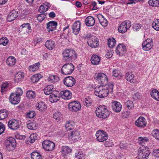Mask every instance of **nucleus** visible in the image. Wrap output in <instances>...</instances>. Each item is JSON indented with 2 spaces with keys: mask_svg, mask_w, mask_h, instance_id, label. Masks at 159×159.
<instances>
[{
  "mask_svg": "<svg viewBox=\"0 0 159 159\" xmlns=\"http://www.w3.org/2000/svg\"><path fill=\"white\" fill-rule=\"evenodd\" d=\"M113 88L112 84L98 86L94 89V93L96 96L99 98H104L107 96L109 92H112Z\"/></svg>",
  "mask_w": 159,
  "mask_h": 159,
  "instance_id": "nucleus-1",
  "label": "nucleus"
},
{
  "mask_svg": "<svg viewBox=\"0 0 159 159\" xmlns=\"http://www.w3.org/2000/svg\"><path fill=\"white\" fill-rule=\"evenodd\" d=\"M23 91L21 88H18L15 93L11 94L9 97L10 102L13 104H17L20 101V96L23 94Z\"/></svg>",
  "mask_w": 159,
  "mask_h": 159,
  "instance_id": "nucleus-2",
  "label": "nucleus"
},
{
  "mask_svg": "<svg viewBox=\"0 0 159 159\" xmlns=\"http://www.w3.org/2000/svg\"><path fill=\"white\" fill-rule=\"evenodd\" d=\"M62 55L64 60L66 61L75 60L77 58L76 52L71 49H66L63 52Z\"/></svg>",
  "mask_w": 159,
  "mask_h": 159,
  "instance_id": "nucleus-3",
  "label": "nucleus"
},
{
  "mask_svg": "<svg viewBox=\"0 0 159 159\" xmlns=\"http://www.w3.org/2000/svg\"><path fill=\"white\" fill-rule=\"evenodd\" d=\"M95 113L97 116L103 119L107 117L109 115V112L104 106H99L96 109Z\"/></svg>",
  "mask_w": 159,
  "mask_h": 159,
  "instance_id": "nucleus-4",
  "label": "nucleus"
},
{
  "mask_svg": "<svg viewBox=\"0 0 159 159\" xmlns=\"http://www.w3.org/2000/svg\"><path fill=\"white\" fill-rule=\"evenodd\" d=\"M94 78L101 85H106L107 83L108 79L107 77L103 73H96L94 76Z\"/></svg>",
  "mask_w": 159,
  "mask_h": 159,
  "instance_id": "nucleus-5",
  "label": "nucleus"
},
{
  "mask_svg": "<svg viewBox=\"0 0 159 159\" xmlns=\"http://www.w3.org/2000/svg\"><path fill=\"white\" fill-rule=\"evenodd\" d=\"M74 69L73 65L71 63H68L63 66L61 70V73L64 75H70L73 72Z\"/></svg>",
  "mask_w": 159,
  "mask_h": 159,
  "instance_id": "nucleus-6",
  "label": "nucleus"
},
{
  "mask_svg": "<svg viewBox=\"0 0 159 159\" xmlns=\"http://www.w3.org/2000/svg\"><path fill=\"white\" fill-rule=\"evenodd\" d=\"M95 135L97 141L100 142L106 141L108 137L107 133L104 131L101 130H98Z\"/></svg>",
  "mask_w": 159,
  "mask_h": 159,
  "instance_id": "nucleus-7",
  "label": "nucleus"
},
{
  "mask_svg": "<svg viewBox=\"0 0 159 159\" xmlns=\"http://www.w3.org/2000/svg\"><path fill=\"white\" fill-rule=\"evenodd\" d=\"M80 137V132L77 130H73L68 134V139L71 143L75 142L79 140Z\"/></svg>",
  "mask_w": 159,
  "mask_h": 159,
  "instance_id": "nucleus-8",
  "label": "nucleus"
},
{
  "mask_svg": "<svg viewBox=\"0 0 159 159\" xmlns=\"http://www.w3.org/2000/svg\"><path fill=\"white\" fill-rule=\"evenodd\" d=\"M5 146L7 150L11 151L16 147V140L12 137L8 138L5 143Z\"/></svg>",
  "mask_w": 159,
  "mask_h": 159,
  "instance_id": "nucleus-9",
  "label": "nucleus"
},
{
  "mask_svg": "<svg viewBox=\"0 0 159 159\" xmlns=\"http://www.w3.org/2000/svg\"><path fill=\"white\" fill-rule=\"evenodd\" d=\"M42 146L43 149L47 151H52L55 148V143L48 140L44 141L42 143Z\"/></svg>",
  "mask_w": 159,
  "mask_h": 159,
  "instance_id": "nucleus-10",
  "label": "nucleus"
},
{
  "mask_svg": "<svg viewBox=\"0 0 159 159\" xmlns=\"http://www.w3.org/2000/svg\"><path fill=\"white\" fill-rule=\"evenodd\" d=\"M68 108L70 111L77 112L80 111L81 109V105L79 102L74 101L70 102L69 104Z\"/></svg>",
  "mask_w": 159,
  "mask_h": 159,
  "instance_id": "nucleus-11",
  "label": "nucleus"
},
{
  "mask_svg": "<svg viewBox=\"0 0 159 159\" xmlns=\"http://www.w3.org/2000/svg\"><path fill=\"white\" fill-rule=\"evenodd\" d=\"M139 157L140 159L147 158L150 154V151L147 147H145L144 148H141L139 150Z\"/></svg>",
  "mask_w": 159,
  "mask_h": 159,
  "instance_id": "nucleus-12",
  "label": "nucleus"
},
{
  "mask_svg": "<svg viewBox=\"0 0 159 159\" xmlns=\"http://www.w3.org/2000/svg\"><path fill=\"white\" fill-rule=\"evenodd\" d=\"M89 46L91 48H96L99 45L98 39L95 36H90L87 42Z\"/></svg>",
  "mask_w": 159,
  "mask_h": 159,
  "instance_id": "nucleus-13",
  "label": "nucleus"
},
{
  "mask_svg": "<svg viewBox=\"0 0 159 159\" xmlns=\"http://www.w3.org/2000/svg\"><path fill=\"white\" fill-rule=\"evenodd\" d=\"M152 39H148L144 41L142 43V48L145 51H149L152 48L153 46Z\"/></svg>",
  "mask_w": 159,
  "mask_h": 159,
  "instance_id": "nucleus-14",
  "label": "nucleus"
},
{
  "mask_svg": "<svg viewBox=\"0 0 159 159\" xmlns=\"http://www.w3.org/2000/svg\"><path fill=\"white\" fill-rule=\"evenodd\" d=\"M63 82L66 86L71 87L75 84V80L73 77L68 76L64 79Z\"/></svg>",
  "mask_w": 159,
  "mask_h": 159,
  "instance_id": "nucleus-15",
  "label": "nucleus"
},
{
  "mask_svg": "<svg viewBox=\"0 0 159 159\" xmlns=\"http://www.w3.org/2000/svg\"><path fill=\"white\" fill-rule=\"evenodd\" d=\"M131 26L130 21L128 20L124 21L120 25V33H125Z\"/></svg>",
  "mask_w": 159,
  "mask_h": 159,
  "instance_id": "nucleus-16",
  "label": "nucleus"
},
{
  "mask_svg": "<svg viewBox=\"0 0 159 159\" xmlns=\"http://www.w3.org/2000/svg\"><path fill=\"white\" fill-rule=\"evenodd\" d=\"M135 125L139 128H144L147 125V122L145 118L140 116L135 121Z\"/></svg>",
  "mask_w": 159,
  "mask_h": 159,
  "instance_id": "nucleus-17",
  "label": "nucleus"
},
{
  "mask_svg": "<svg viewBox=\"0 0 159 159\" xmlns=\"http://www.w3.org/2000/svg\"><path fill=\"white\" fill-rule=\"evenodd\" d=\"M8 125L9 127L12 130L16 129L20 126L18 121L15 119L10 120L8 122Z\"/></svg>",
  "mask_w": 159,
  "mask_h": 159,
  "instance_id": "nucleus-18",
  "label": "nucleus"
},
{
  "mask_svg": "<svg viewBox=\"0 0 159 159\" xmlns=\"http://www.w3.org/2000/svg\"><path fill=\"white\" fill-rule=\"evenodd\" d=\"M81 23L79 21H75L72 26L73 33L75 35L78 34L80 30Z\"/></svg>",
  "mask_w": 159,
  "mask_h": 159,
  "instance_id": "nucleus-19",
  "label": "nucleus"
},
{
  "mask_svg": "<svg viewBox=\"0 0 159 159\" xmlns=\"http://www.w3.org/2000/svg\"><path fill=\"white\" fill-rule=\"evenodd\" d=\"M18 16V12L14 10L9 13L7 16V20L8 21H12L15 20Z\"/></svg>",
  "mask_w": 159,
  "mask_h": 159,
  "instance_id": "nucleus-20",
  "label": "nucleus"
},
{
  "mask_svg": "<svg viewBox=\"0 0 159 159\" xmlns=\"http://www.w3.org/2000/svg\"><path fill=\"white\" fill-rule=\"evenodd\" d=\"M60 96L66 100L70 99L72 97L71 93L69 90H63L61 91L60 93Z\"/></svg>",
  "mask_w": 159,
  "mask_h": 159,
  "instance_id": "nucleus-21",
  "label": "nucleus"
},
{
  "mask_svg": "<svg viewBox=\"0 0 159 159\" xmlns=\"http://www.w3.org/2000/svg\"><path fill=\"white\" fill-rule=\"evenodd\" d=\"M57 25V23L55 21H52L49 22L47 24L46 29L49 32L55 30Z\"/></svg>",
  "mask_w": 159,
  "mask_h": 159,
  "instance_id": "nucleus-22",
  "label": "nucleus"
},
{
  "mask_svg": "<svg viewBox=\"0 0 159 159\" xmlns=\"http://www.w3.org/2000/svg\"><path fill=\"white\" fill-rule=\"evenodd\" d=\"M97 16L100 24L102 26L105 27L107 26L108 23V21L102 14H98Z\"/></svg>",
  "mask_w": 159,
  "mask_h": 159,
  "instance_id": "nucleus-23",
  "label": "nucleus"
},
{
  "mask_svg": "<svg viewBox=\"0 0 159 159\" xmlns=\"http://www.w3.org/2000/svg\"><path fill=\"white\" fill-rule=\"evenodd\" d=\"M85 23L86 25L88 26H93L95 23V19L93 17L89 16L85 19Z\"/></svg>",
  "mask_w": 159,
  "mask_h": 159,
  "instance_id": "nucleus-24",
  "label": "nucleus"
},
{
  "mask_svg": "<svg viewBox=\"0 0 159 159\" xmlns=\"http://www.w3.org/2000/svg\"><path fill=\"white\" fill-rule=\"evenodd\" d=\"M24 73L21 72H19L15 75L14 80L16 82L18 83L24 79Z\"/></svg>",
  "mask_w": 159,
  "mask_h": 159,
  "instance_id": "nucleus-25",
  "label": "nucleus"
},
{
  "mask_svg": "<svg viewBox=\"0 0 159 159\" xmlns=\"http://www.w3.org/2000/svg\"><path fill=\"white\" fill-rule=\"evenodd\" d=\"M45 46L48 49L52 50L55 48V43L52 40H48L45 42Z\"/></svg>",
  "mask_w": 159,
  "mask_h": 159,
  "instance_id": "nucleus-26",
  "label": "nucleus"
},
{
  "mask_svg": "<svg viewBox=\"0 0 159 159\" xmlns=\"http://www.w3.org/2000/svg\"><path fill=\"white\" fill-rule=\"evenodd\" d=\"M6 62L7 65L12 66L15 65L16 62V60L14 57L10 56L7 59Z\"/></svg>",
  "mask_w": 159,
  "mask_h": 159,
  "instance_id": "nucleus-27",
  "label": "nucleus"
},
{
  "mask_svg": "<svg viewBox=\"0 0 159 159\" xmlns=\"http://www.w3.org/2000/svg\"><path fill=\"white\" fill-rule=\"evenodd\" d=\"M100 61V57L96 55H93L91 57V61L92 63L94 65L98 64Z\"/></svg>",
  "mask_w": 159,
  "mask_h": 159,
  "instance_id": "nucleus-28",
  "label": "nucleus"
},
{
  "mask_svg": "<svg viewBox=\"0 0 159 159\" xmlns=\"http://www.w3.org/2000/svg\"><path fill=\"white\" fill-rule=\"evenodd\" d=\"M36 108L41 111H44L46 109L47 107L44 102H40L36 104Z\"/></svg>",
  "mask_w": 159,
  "mask_h": 159,
  "instance_id": "nucleus-29",
  "label": "nucleus"
},
{
  "mask_svg": "<svg viewBox=\"0 0 159 159\" xmlns=\"http://www.w3.org/2000/svg\"><path fill=\"white\" fill-rule=\"evenodd\" d=\"M53 89V86L52 85H48L44 89V93L46 95L51 94L52 93H54V92L52 91Z\"/></svg>",
  "mask_w": 159,
  "mask_h": 159,
  "instance_id": "nucleus-30",
  "label": "nucleus"
},
{
  "mask_svg": "<svg viewBox=\"0 0 159 159\" xmlns=\"http://www.w3.org/2000/svg\"><path fill=\"white\" fill-rule=\"evenodd\" d=\"M26 97L29 99H33L35 98L36 94L35 92L32 90L28 91L26 93Z\"/></svg>",
  "mask_w": 159,
  "mask_h": 159,
  "instance_id": "nucleus-31",
  "label": "nucleus"
},
{
  "mask_svg": "<svg viewBox=\"0 0 159 159\" xmlns=\"http://www.w3.org/2000/svg\"><path fill=\"white\" fill-rule=\"evenodd\" d=\"M59 98V97L53 93L50 95L49 100L52 103L55 102L58 100Z\"/></svg>",
  "mask_w": 159,
  "mask_h": 159,
  "instance_id": "nucleus-32",
  "label": "nucleus"
},
{
  "mask_svg": "<svg viewBox=\"0 0 159 159\" xmlns=\"http://www.w3.org/2000/svg\"><path fill=\"white\" fill-rule=\"evenodd\" d=\"M119 102L116 101L112 102L111 103V106L113 111L116 112H119Z\"/></svg>",
  "mask_w": 159,
  "mask_h": 159,
  "instance_id": "nucleus-33",
  "label": "nucleus"
},
{
  "mask_svg": "<svg viewBox=\"0 0 159 159\" xmlns=\"http://www.w3.org/2000/svg\"><path fill=\"white\" fill-rule=\"evenodd\" d=\"M152 97L156 100H159V92L156 89H153L151 92Z\"/></svg>",
  "mask_w": 159,
  "mask_h": 159,
  "instance_id": "nucleus-34",
  "label": "nucleus"
},
{
  "mask_svg": "<svg viewBox=\"0 0 159 159\" xmlns=\"http://www.w3.org/2000/svg\"><path fill=\"white\" fill-rule=\"evenodd\" d=\"M107 40V44L109 48H112L115 46L116 44V41L114 38H109Z\"/></svg>",
  "mask_w": 159,
  "mask_h": 159,
  "instance_id": "nucleus-35",
  "label": "nucleus"
},
{
  "mask_svg": "<svg viewBox=\"0 0 159 159\" xmlns=\"http://www.w3.org/2000/svg\"><path fill=\"white\" fill-rule=\"evenodd\" d=\"M134 75L132 74L131 73H127L125 74V77L126 80L131 83H134L135 82L134 79Z\"/></svg>",
  "mask_w": 159,
  "mask_h": 159,
  "instance_id": "nucleus-36",
  "label": "nucleus"
},
{
  "mask_svg": "<svg viewBox=\"0 0 159 159\" xmlns=\"http://www.w3.org/2000/svg\"><path fill=\"white\" fill-rule=\"evenodd\" d=\"M42 77V76L40 74H35L32 77L31 80L33 83H35L38 82Z\"/></svg>",
  "mask_w": 159,
  "mask_h": 159,
  "instance_id": "nucleus-37",
  "label": "nucleus"
},
{
  "mask_svg": "<svg viewBox=\"0 0 159 159\" xmlns=\"http://www.w3.org/2000/svg\"><path fill=\"white\" fill-rule=\"evenodd\" d=\"M40 64L39 62H37L33 65L29 66V69L30 71L32 72L35 71L39 69Z\"/></svg>",
  "mask_w": 159,
  "mask_h": 159,
  "instance_id": "nucleus-38",
  "label": "nucleus"
},
{
  "mask_svg": "<svg viewBox=\"0 0 159 159\" xmlns=\"http://www.w3.org/2000/svg\"><path fill=\"white\" fill-rule=\"evenodd\" d=\"M32 159H42L41 155L38 152H33L31 154Z\"/></svg>",
  "mask_w": 159,
  "mask_h": 159,
  "instance_id": "nucleus-39",
  "label": "nucleus"
},
{
  "mask_svg": "<svg viewBox=\"0 0 159 159\" xmlns=\"http://www.w3.org/2000/svg\"><path fill=\"white\" fill-rule=\"evenodd\" d=\"M71 152V150L68 146H63L61 148V152L64 155L66 154L70 153Z\"/></svg>",
  "mask_w": 159,
  "mask_h": 159,
  "instance_id": "nucleus-40",
  "label": "nucleus"
},
{
  "mask_svg": "<svg viewBox=\"0 0 159 159\" xmlns=\"http://www.w3.org/2000/svg\"><path fill=\"white\" fill-rule=\"evenodd\" d=\"M7 112L6 110H2L0 111V120H2L6 118L8 116Z\"/></svg>",
  "mask_w": 159,
  "mask_h": 159,
  "instance_id": "nucleus-41",
  "label": "nucleus"
},
{
  "mask_svg": "<svg viewBox=\"0 0 159 159\" xmlns=\"http://www.w3.org/2000/svg\"><path fill=\"white\" fill-rule=\"evenodd\" d=\"M53 117L57 121H59L61 119L62 115L60 112L57 111L55 112L53 115Z\"/></svg>",
  "mask_w": 159,
  "mask_h": 159,
  "instance_id": "nucleus-42",
  "label": "nucleus"
},
{
  "mask_svg": "<svg viewBox=\"0 0 159 159\" xmlns=\"http://www.w3.org/2000/svg\"><path fill=\"white\" fill-rule=\"evenodd\" d=\"M83 102L85 106L89 107L91 106L92 103V101L91 98L87 97L84 100Z\"/></svg>",
  "mask_w": 159,
  "mask_h": 159,
  "instance_id": "nucleus-43",
  "label": "nucleus"
},
{
  "mask_svg": "<svg viewBox=\"0 0 159 159\" xmlns=\"http://www.w3.org/2000/svg\"><path fill=\"white\" fill-rule=\"evenodd\" d=\"M152 27L157 31L159 30V19H157L153 22L152 24Z\"/></svg>",
  "mask_w": 159,
  "mask_h": 159,
  "instance_id": "nucleus-44",
  "label": "nucleus"
},
{
  "mask_svg": "<svg viewBox=\"0 0 159 159\" xmlns=\"http://www.w3.org/2000/svg\"><path fill=\"white\" fill-rule=\"evenodd\" d=\"M21 28H24L28 33L31 32V27L30 26V25L29 23L23 24L20 27Z\"/></svg>",
  "mask_w": 159,
  "mask_h": 159,
  "instance_id": "nucleus-45",
  "label": "nucleus"
},
{
  "mask_svg": "<svg viewBox=\"0 0 159 159\" xmlns=\"http://www.w3.org/2000/svg\"><path fill=\"white\" fill-rule=\"evenodd\" d=\"M75 157L78 159H84L85 156L82 151H80L75 154Z\"/></svg>",
  "mask_w": 159,
  "mask_h": 159,
  "instance_id": "nucleus-46",
  "label": "nucleus"
},
{
  "mask_svg": "<svg viewBox=\"0 0 159 159\" xmlns=\"http://www.w3.org/2000/svg\"><path fill=\"white\" fill-rule=\"evenodd\" d=\"M148 3L150 6L157 7L159 5V0H149Z\"/></svg>",
  "mask_w": 159,
  "mask_h": 159,
  "instance_id": "nucleus-47",
  "label": "nucleus"
},
{
  "mask_svg": "<svg viewBox=\"0 0 159 159\" xmlns=\"http://www.w3.org/2000/svg\"><path fill=\"white\" fill-rule=\"evenodd\" d=\"M9 40L7 38L5 37H4L0 39V45H2L5 46L8 43Z\"/></svg>",
  "mask_w": 159,
  "mask_h": 159,
  "instance_id": "nucleus-48",
  "label": "nucleus"
},
{
  "mask_svg": "<svg viewBox=\"0 0 159 159\" xmlns=\"http://www.w3.org/2000/svg\"><path fill=\"white\" fill-rule=\"evenodd\" d=\"M139 143L140 144H143L148 140V139L146 137H139L138 139Z\"/></svg>",
  "mask_w": 159,
  "mask_h": 159,
  "instance_id": "nucleus-49",
  "label": "nucleus"
},
{
  "mask_svg": "<svg viewBox=\"0 0 159 159\" xmlns=\"http://www.w3.org/2000/svg\"><path fill=\"white\" fill-rule=\"evenodd\" d=\"M152 134L156 139H159V130H153L152 132Z\"/></svg>",
  "mask_w": 159,
  "mask_h": 159,
  "instance_id": "nucleus-50",
  "label": "nucleus"
},
{
  "mask_svg": "<svg viewBox=\"0 0 159 159\" xmlns=\"http://www.w3.org/2000/svg\"><path fill=\"white\" fill-rule=\"evenodd\" d=\"M36 134H32L28 138V141L31 143H33L36 139Z\"/></svg>",
  "mask_w": 159,
  "mask_h": 159,
  "instance_id": "nucleus-51",
  "label": "nucleus"
},
{
  "mask_svg": "<svg viewBox=\"0 0 159 159\" xmlns=\"http://www.w3.org/2000/svg\"><path fill=\"white\" fill-rule=\"evenodd\" d=\"M122 48L123 50H121L120 52V56H123L126 52V47L125 45L120 43V49Z\"/></svg>",
  "mask_w": 159,
  "mask_h": 159,
  "instance_id": "nucleus-52",
  "label": "nucleus"
},
{
  "mask_svg": "<svg viewBox=\"0 0 159 159\" xmlns=\"http://www.w3.org/2000/svg\"><path fill=\"white\" fill-rule=\"evenodd\" d=\"M27 128L31 130H35L36 129V126L35 124L33 123H30L27 125Z\"/></svg>",
  "mask_w": 159,
  "mask_h": 159,
  "instance_id": "nucleus-53",
  "label": "nucleus"
},
{
  "mask_svg": "<svg viewBox=\"0 0 159 159\" xmlns=\"http://www.w3.org/2000/svg\"><path fill=\"white\" fill-rule=\"evenodd\" d=\"M142 27L141 25L139 23H134L133 26L134 30L137 31L138 30L140 29Z\"/></svg>",
  "mask_w": 159,
  "mask_h": 159,
  "instance_id": "nucleus-54",
  "label": "nucleus"
},
{
  "mask_svg": "<svg viewBox=\"0 0 159 159\" xmlns=\"http://www.w3.org/2000/svg\"><path fill=\"white\" fill-rule=\"evenodd\" d=\"M47 8L45 5H41L39 9V11L40 12L42 13L48 10Z\"/></svg>",
  "mask_w": 159,
  "mask_h": 159,
  "instance_id": "nucleus-55",
  "label": "nucleus"
},
{
  "mask_svg": "<svg viewBox=\"0 0 159 159\" xmlns=\"http://www.w3.org/2000/svg\"><path fill=\"white\" fill-rule=\"evenodd\" d=\"M130 113V112L129 111H125L122 113L121 116L123 118H126L129 117Z\"/></svg>",
  "mask_w": 159,
  "mask_h": 159,
  "instance_id": "nucleus-56",
  "label": "nucleus"
},
{
  "mask_svg": "<svg viewBox=\"0 0 159 159\" xmlns=\"http://www.w3.org/2000/svg\"><path fill=\"white\" fill-rule=\"evenodd\" d=\"M72 127L73 125L70 122H68L65 125V128L67 130H71Z\"/></svg>",
  "mask_w": 159,
  "mask_h": 159,
  "instance_id": "nucleus-57",
  "label": "nucleus"
},
{
  "mask_svg": "<svg viewBox=\"0 0 159 159\" xmlns=\"http://www.w3.org/2000/svg\"><path fill=\"white\" fill-rule=\"evenodd\" d=\"M126 105L129 109H131L134 107L133 102L130 101H128L126 103Z\"/></svg>",
  "mask_w": 159,
  "mask_h": 159,
  "instance_id": "nucleus-58",
  "label": "nucleus"
},
{
  "mask_svg": "<svg viewBox=\"0 0 159 159\" xmlns=\"http://www.w3.org/2000/svg\"><path fill=\"white\" fill-rule=\"evenodd\" d=\"M48 80L50 82H55L56 81L55 76L54 75H50L48 77Z\"/></svg>",
  "mask_w": 159,
  "mask_h": 159,
  "instance_id": "nucleus-59",
  "label": "nucleus"
},
{
  "mask_svg": "<svg viewBox=\"0 0 159 159\" xmlns=\"http://www.w3.org/2000/svg\"><path fill=\"white\" fill-rule=\"evenodd\" d=\"M35 114V113L33 111H31L27 113L26 116L27 117L30 118H32L34 117Z\"/></svg>",
  "mask_w": 159,
  "mask_h": 159,
  "instance_id": "nucleus-60",
  "label": "nucleus"
},
{
  "mask_svg": "<svg viewBox=\"0 0 159 159\" xmlns=\"http://www.w3.org/2000/svg\"><path fill=\"white\" fill-rule=\"evenodd\" d=\"M8 85L7 83H4L2 84L1 87V92L2 93H3L5 91V89L7 88Z\"/></svg>",
  "mask_w": 159,
  "mask_h": 159,
  "instance_id": "nucleus-61",
  "label": "nucleus"
},
{
  "mask_svg": "<svg viewBox=\"0 0 159 159\" xmlns=\"http://www.w3.org/2000/svg\"><path fill=\"white\" fill-rule=\"evenodd\" d=\"M113 145V143L109 140L106 141L104 143V145L106 147H111Z\"/></svg>",
  "mask_w": 159,
  "mask_h": 159,
  "instance_id": "nucleus-62",
  "label": "nucleus"
},
{
  "mask_svg": "<svg viewBox=\"0 0 159 159\" xmlns=\"http://www.w3.org/2000/svg\"><path fill=\"white\" fill-rule=\"evenodd\" d=\"M45 18V16L44 14H40L37 17L38 20L40 22L42 21Z\"/></svg>",
  "mask_w": 159,
  "mask_h": 159,
  "instance_id": "nucleus-63",
  "label": "nucleus"
},
{
  "mask_svg": "<svg viewBox=\"0 0 159 159\" xmlns=\"http://www.w3.org/2000/svg\"><path fill=\"white\" fill-rule=\"evenodd\" d=\"M152 154L154 157H159V149L154 150Z\"/></svg>",
  "mask_w": 159,
  "mask_h": 159,
  "instance_id": "nucleus-64",
  "label": "nucleus"
}]
</instances>
